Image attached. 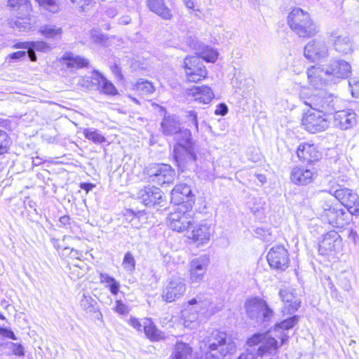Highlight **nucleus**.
I'll return each instance as SVG.
<instances>
[{
    "label": "nucleus",
    "mask_w": 359,
    "mask_h": 359,
    "mask_svg": "<svg viewBox=\"0 0 359 359\" xmlns=\"http://www.w3.org/2000/svg\"><path fill=\"white\" fill-rule=\"evenodd\" d=\"M129 324L137 331H142V328L143 327V325H142L136 318H130Z\"/></svg>",
    "instance_id": "e2e57ef3"
},
{
    "label": "nucleus",
    "mask_w": 359,
    "mask_h": 359,
    "mask_svg": "<svg viewBox=\"0 0 359 359\" xmlns=\"http://www.w3.org/2000/svg\"><path fill=\"white\" fill-rule=\"evenodd\" d=\"M290 29L299 37L311 38L319 32V28L313 22L309 13L299 8H294L287 16Z\"/></svg>",
    "instance_id": "39448f33"
},
{
    "label": "nucleus",
    "mask_w": 359,
    "mask_h": 359,
    "mask_svg": "<svg viewBox=\"0 0 359 359\" xmlns=\"http://www.w3.org/2000/svg\"><path fill=\"white\" fill-rule=\"evenodd\" d=\"M90 39L95 43L101 45H104L108 40L106 34H104L96 29L91 30Z\"/></svg>",
    "instance_id": "49530a36"
},
{
    "label": "nucleus",
    "mask_w": 359,
    "mask_h": 359,
    "mask_svg": "<svg viewBox=\"0 0 359 359\" xmlns=\"http://www.w3.org/2000/svg\"><path fill=\"white\" fill-rule=\"evenodd\" d=\"M187 94L191 95L195 101L202 104H208L214 97L212 89L207 86H193L188 89Z\"/></svg>",
    "instance_id": "393cba45"
},
{
    "label": "nucleus",
    "mask_w": 359,
    "mask_h": 359,
    "mask_svg": "<svg viewBox=\"0 0 359 359\" xmlns=\"http://www.w3.org/2000/svg\"><path fill=\"white\" fill-rule=\"evenodd\" d=\"M323 191L334 196L352 215H359V197L351 189L341 188L339 184L333 182L328 189H325Z\"/></svg>",
    "instance_id": "423d86ee"
},
{
    "label": "nucleus",
    "mask_w": 359,
    "mask_h": 359,
    "mask_svg": "<svg viewBox=\"0 0 359 359\" xmlns=\"http://www.w3.org/2000/svg\"><path fill=\"white\" fill-rule=\"evenodd\" d=\"M185 118L188 126L191 127L193 126L195 130L198 132V122L197 113L194 110L187 111H186Z\"/></svg>",
    "instance_id": "c03bdc74"
},
{
    "label": "nucleus",
    "mask_w": 359,
    "mask_h": 359,
    "mask_svg": "<svg viewBox=\"0 0 359 359\" xmlns=\"http://www.w3.org/2000/svg\"><path fill=\"white\" fill-rule=\"evenodd\" d=\"M39 4L43 7L46 10L55 13L59 8V6L56 0H36Z\"/></svg>",
    "instance_id": "a18cd8bd"
},
{
    "label": "nucleus",
    "mask_w": 359,
    "mask_h": 359,
    "mask_svg": "<svg viewBox=\"0 0 359 359\" xmlns=\"http://www.w3.org/2000/svg\"><path fill=\"white\" fill-rule=\"evenodd\" d=\"M263 301L259 298H253L246 302L245 310L250 318L259 321Z\"/></svg>",
    "instance_id": "c85d7f7f"
},
{
    "label": "nucleus",
    "mask_w": 359,
    "mask_h": 359,
    "mask_svg": "<svg viewBox=\"0 0 359 359\" xmlns=\"http://www.w3.org/2000/svg\"><path fill=\"white\" fill-rule=\"evenodd\" d=\"M302 125L310 133H317L328 128L330 122L320 111H308L302 118Z\"/></svg>",
    "instance_id": "9b49d317"
},
{
    "label": "nucleus",
    "mask_w": 359,
    "mask_h": 359,
    "mask_svg": "<svg viewBox=\"0 0 359 359\" xmlns=\"http://www.w3.org/2000/svg\"><path fill=\"white\" fill-rule=\"evenodd\" d=\"M137 198L147 207H154L163 201L162 191L151 185L144 186L137 193Z\"/></svg>",
    "instance_id": "2eb2a0df"
},
{
    "label": "nucleus",
    "mask_w": 359,
    "mask_h": 359,
    "mask_svg": "<svg viewBox=\"0 0 359 359\" xmlns=\"http://www.w3.org/2000/svg\"><path fill=\"white\" fill-rule=\"evenodd\" d=\"M247 344L250 346L261 344L257 349V353L261 356L267 353L273 355L279 347L278 341L274 337H272L269 332L253 334L248 339Z\"/></svg>",
    "instance_id": "9d476101"
},
{
    "label": "nucleus",
    "mask_w": 359,
    "mask_h": 359,
    "mask_svg": "<svg viewBox=\"0 0 359 359\" xmlns=\"http://www.w3.org/2000/svg\"><path fill=\"white\" fill-rule=\"evenodd\" d=\"M27 52L25 50H18L9 55V58L13 60H20L25 57Z\"/></svg>",
    "instance_id": "680f3d73"
},
{
    "label": "nucleus",
    "mask_w": 359,
    "mask_h": 359,
    "mask_svg": "<svg viewBox=\"0 0 359 359\" xmlns=\"http://www.w3.org/2000/svg\"><path fill=\"white\" fill-rule=\"evenodd\" d=\"M299 316L294 315L292 317H289L287 319L282 320L280 323H277L274 325L273 330L276 332H279L281 331L284 332L285 330H290L292 327H294V325L299 323Z\"/></svg>",
    "instance_id": "f704fd0d"
},
{
    "label": "nucleus",
    "mask_w": 359,
    "mask_h": 359,
    "mask_svg": "<svg viewBox=\"0 0 359 359\" xmlns=\"http://www.w3.org/2000/svg\"><path fill=\"white\" fill-rule=\"evenodd\" d=\"M8 6L15 10H21L25 13L31 11L29 0H8Z\"/></svg>",
    "instance_id": "e433bc0d"
},
{
    "label": "nucleus",
    "mask_w": 359,
    "mask_h": 359,
    "mask_svg": "<svg viewBox=\"0 0 359 359\" xmlns=\"http://www.w3.org/2000/svg\"><path fill=\"white\" fill-rule=\"evenodd\" d=\"M13 48L30 50V41L17 42L13 45Z\"/></svg>",
    "instance_id": "0e129e2a"
},
{
    "label": "nucleus",
    "mask_w": 359,
    "mask_h": 359,
    "mask_svg": "<svg viewBox=\"0 0 359 359\" xmlns=\"http://www.w3.org/2000/svg\"><path fill=\"white\" fill-rule=\"evenodd\" d=\"M144 172L150 182L159 186L172 183L175 177V170L165 163L150 164L145 168Z\"/></svg>",
    "instance_id": "6e6552de"
},
{
    "label": "nucleus",
    "mask_w": 359,
    "mask_h": 359,
    "mask_svg": "<svg viewBox=\"0 0 359 359\" xmlns=\"http://www.w3.org/2000/svg\"><path fill=\"white\" fill-rule=\"evenodd\" d=\"M209 264L210 257L208 255H201L191 262L189 271L190 280L192 284H198L203 280Z\"/></svg>",
    "instance_id": "f3484780"
},
{
    "label": "nucleus",
    "mask_w": 359,
    "mask_h": 359,
    "mask_svg": "<svg viewBox=\"0 0 359 359\" xmlns=\"http://www.w3.org/2000/svg\"><path fill=\"white\" fill-rule=\"evenodd\" d=\"M122 265L127 271L133 272L135 270V260L131 252H127L125 254Z\"/></svg>",
    "instance_id": "37998d69"
},
{
    "label": "nucleus",
    "mask_w": 359,
    "mask_h": 359,
    "mask_svg": "<svg viewBox=\"0 0 359 359\" xmlns=\"http://www.w3.org/2000/svg\"><path fill=\"white\" fill-rule=\"evenodd\" d=\"M109 290L111 293L114 295H116L119 291L120 284L114 278L113 281L108 285Z\"/></svg>",
    "instance_id": "bf43d9fd"
},
{
    "label": "nucleus",
    "mask_w": 359,
    "mask_h": 359,
    "mask_svg": "<svg viewBox=\"0 0 359 359\" xmlns=\"http://www.w3.org/2000/svg\"><path fill=\"white\" fill-rule=\"evenodd\" d=\"M114 311L120 315H126L129 313L128 306L122 302L121 300H116Z\"/></svg>",
    "instance_id": "864d4df0"
},
{
    "label": "nucleus",
    "mask_w": 359,
    "mask_h": 359,
    "mask_svg": "<svg viewBox=\"0 0 359 359\" xmlns=\"http://www.w3.org/2000/svg\"><path fill=\"white\" fill-rule=\"evenodd\" d=\"M337 102V97H334L332 94L323 90L311 95L304 101L305 104L309 106L316 111H320L325 114H332L336 111Z\"/></svg>",
    "instance_id": "0eeeda50"
},
{
    "label": "nucleus",
    "mask_w": 359,
    "mask_h": 359,
    "mask_svg": "<svg viewBox=\"0 0 359 359\" xmlns=\"http://www.w3.org/2000/svg\"><path fill=\"white\" fill-rule=\"evenodd\" d=\"M228 113V107L224 103H220L217 105L215 110V114L217 116H224Z\"/></svg>",
    "instance_id": "13d9d810"
},
{
    "label": "nucleus",
    "mask_w": 359,
    "mask_h": 359,
    "mask_svg": "<svg viewBox=\"0 0 359 359\" xmlns=\"http://www.w3.org/2000/svg\"><path fill=\"white\" fill-rule=\"evenodd\" d=\"M267 261L271 268L285 271L290 263L288 252L283 245L274 246L267 254Z\"/></svg>",
    "instance_id": "4468645a"
},
{
    "label": "nucleus",
    "mask_w": 359,
    "mask_h": 359,
    "mask_svg": "<svg viewBox=\"0 0 359 359\" xmlns=\"http://www.w3.org/2000/svg\"><path fill=\"white\" fill-rule=\"evenodd\" d=\"M49 49L48 44L42 41H30V50L31 51H42L46 52Z\"/></svg>",
    "instance_id": "09e8293b"
},
{
    "label": "nucleus",
    "mask_w": 359,
    "mask_h": 359,
    "mask_svg": "<svg viewBox=\"0 0 359 359\" xmlns=\"http://www.w3.org/2000/svg\"><path fill=\"white\" fill-rule=\"evenodd\" d=\"M330 41L334 49L343 55H346L353 52V43L348 36L340 35L337 31L330 32Z\"/></svg>",
    "instance_id": "b1692460"
},
{
    "label": "nucleus",
    "mask_w": 359,
    "mask_h": 359,
    "mask_svg": "<svg viewBox=\"0 0 359 359\" xmlns=\"http://www.w3.org/2000/svg\"><path fill=\"white\" fill-rule=\"evenodd\" d=\"M183 67L186 77L190 82H198L206 77V68L201 58L196 55L187 56L184 59Z\"/></svg>",
    "instance_id": "1a4fd4ad"
},
{
    "label": "nucleus",
    "mask_w": 359,
    "mask_h": 359,
    "mask_svg": "<svg viewBox=\"0 0 359 359\" xmlns=\"http://www.w3.org/2000/svg\"><path fill=\"white\" fill-rule=\"evenodd\" d=\"M70 250L69 256L72 258L74 259H80V257L82 256V252L74 249V248H70L69 247H64L63 251Z\"/></svg>",
    "instance_id": "052dcab7"
},
{
    "label": "nucleus",
    "mask_w": 359,
    "mask_h": 359,
    "mask_svg": "<svg viewBox=\"0 0 359 359\" xmlns=\"http://www.w3.org/2000/svg\"><path fill=\"white\" fill-rule=\"evenodd\" d=\"M150 11L164 20H170L172 17L171 10L166 6L164 0H147Z\"/></svg>",
    "instance_id": "bb28decb"
},
{
    "label": "nucleus",
    "mask_w": 359,
    "mask_h": 359,
    "mask_svg": "<svg viewBox=\"0 0 359 359\" xmlns=\"http://www.w3.org/2000/svg\"><path fill=\"white\" fill-rule=\"evenodd\" d=\"M80 306L86 313L94 315L97 320L102 319V314L99 310L97 302L88 293H83L80 299Z\"/></svg>",
    "instance_id": "a878e982"
},
{
    "label": "nucleus",
    "mask_w": 359,
    "mask_h": 359,
    "mask_svg": "<svg viewBox=\"0 0 359 359\" xmlns=\"http://www.w3.org/2000/svg\"><path fill=\"white\" fill-rule=\"evenodd\" d=\"M136 89L142 95H149L154 91L153 84L144 80H140L136 84Z\"/></svg>",
    "instance_id": "a19ab883"
},
{
    "label": "nucleus",
    "mask_w": 359,
    "mask_h": 359,
    "mask_svg": "<svg viewBox=\"0 0 359 359\" xmlns=\"http://www.w3.org/2000/svg\"><path fill=\"white\" fill-rule=\"evenodd\" d=\"M191 184V180L189 179L186 183L177 184L171 191V201L175 204L193 201L194 195L192 192Z\"/></svg>",
    "instance_id": "6ab92c4d"
},
{
    "label": "nucleus",
    "mask_w": 359,
    "mask_h": 359,
    "mask_svg": "<svg viewBox=\"0 0 359 359\" xmlns=\"http://www.w3.org/2000/svg\"><path fill=\"white\" fill-rule=\"evenodd\" d=\"M0 335L13 340L18 339L14 332L11 330L6 327H0Z\"/></svg>",
    "instance_id": "4d7b16f0"
},
{
    "label": "nucleus",
    "mask_w": 359,
    "mask_h": 359,
    "mask_svg": "<svg viewBox=\"0 0 359 359\" xmlns=\"http://www.w3.org/2000/svg\"><path fill=\"white\" fill-rule=\"evenodd\" d=\"M356 123V114L352 109L338 110L334 114V124L341 130L350 129Z\"/></svg>",
    "instance_id": "4be33fe9"
},
{
    "label": "nucleus",
    "mask_w": 359,
    "mask_h": 359,
    "mask_svg": "<svg viewBox=\"0 0 359 359\" xmlns=\"http://www.w3.org/2000/svg\"><path fill=\"white\" fill-rule=\"evenodd\" d=\"M100 279L101 283H106L109 285L111 281H113V280H114V278L110 276L107 273H101L100 275Z\"/></svg>",
    "instance_id": "69168bd1"
},
{
    "label": "nucleus",
    "mask_w": 359,
    "mask_h": 359,
    "mask_svg": "<svg viewBox=\"0 0 359 359\" xmlns=\"http://www.w3.org/2000/svg\"><path fill=\"white\" fill-rule=\"evenodd\" d=\"M317 173L314 168L310 169L304 166H295L290 173L291 181L297 185H307L316 177Z\"/></svg>",
    "instance_id": "aec40b11"
},
{
    "label": "nucleus",
    "mask_w": 359,
    "mask_h": 359,
    "mask_svg": "<svg viewBox=\"0 0 359 359\" xmlns=\"http://www.w3.org/2000/svg\"><path fill=\"white\" fill-rule=\"evenodd\" d=\"M12 351L17 356H23L25 355L24 348L20 344L11 342Z\"/></svg>",
    "instance_id": "6e6d98bb"
},
{
    "label": "nucleus",
    "mask_w": 359,
    "mask_h": 359,
    "mask_svg": "<svg viewBox=\"0 0 359 359\" xmlns=\"http://www.w3.org/2000/svg\"><path fill=\"white\" fill-rule=\"evenodd\" d=\"M193 219L184 211H175L170 213L168 224L170 228L177 232H182L192 226Z\"/></svg>",
    "instance_id": "a211bd4d"
},
{
    "label": "nucleus",
    "mask_w": 359,
    "mask_h": 359,
    "mask_svg": "<svg viewBox=\"0 0 359 359\" xmlns=\"http://www.w3.org/2000/svg\"><path fill=\"white\" fill-rule=\"evenodd\" d=\"M297 155L298 158L308 163L318 161L322 158V152L314 144L307 142L301 143L297 149Z\"/></svg>",
    "instance_id": "5701e85b"
},
{
    "label": "nucleus",
    "mask_w": 359,
    "mask_h": 359,
    "mask_svg": "<svg viewBox=\"0 0 359 359\" xmlns=\"http://www.w3.org/2000/svg\"><path fill=\"white\" fill-rule=\"evenodd\" d=\"M348 86L350 90L353 97L359 96V79L356 78H351L348 80Z\"/></svg>",
    "instance_id": "603ef678"
},
{
    "label": "nucleus",
    "mask_w": 359,
    "mask_h": 359,
    "mask_svg": "<svg viewBox=\"0 0 359 359\" xmlns=\"http://www.w3.org/2000/svg\"><path fill=\"white\" fill-rule=\"evenodd\" d=\"M9 24L12 28L19 32H26L31 28V24L25 18L12 19Z\"/></svg>",
    "instance_id": "4c0bfd02"
},
{
    "label": "nucleus",
    "mask_w": 359,
    "mask_h": 359,
    "mask_svg": "<svg viewBox=\"0 0 359 359\" xmlns=\"http://www.w3.org/2000/svg\"><path fill=\"white\" fill-rule=\"evenodd\" d=\"M191 238L201 244L207 243L210 240V226L203 222L194 226L191 232Z\"/></svg>",
    "instance_id": "cd10ccee"
},
{
    "label": "nucleus",
    "mask_w": 359,
    "mask_h": 359,
    "mask_svg": "<svg viewBox=\"0 0 359 359\" xmlns=\"http://www.w3.org/2000/svg\"><path fill=\"white\" fill-rule=\"evenodd\" d=\"M112 72L115 74V76L118 78L121 79L122 74H121V68L118 67L117 64H114L111 67Z\"/></svg>",
    "instance_id": "338daca9"
},
{
    "label": "nucleus",
    "mask_w": 359,
    "mask_h": 359,
    "mask_svg": "<svg viewBox=\"0 0 359 359\" xmlns=\"http://www.w3.org/2000/svg\"><path fill=\"white\" fill-rule=\"evenodd\" d=\"M294 289L291 287L280 288L278 292L279 297L282 302L285 303L283 307V313L291 315L299 309L301 306V302L295 298L294 295Z\"/></svg>",
    "instance_id": "412c9836"
},
{
    "label": "nucleus",
    "mask_w": 359,
    "mask_h": 359,
    "mask_svg": "<svg viewBox=\"0 0 359 359\" xmlns=\"http://www.w3.org/2000/svg\"><path fill=\"white\" fill-rule=\"evenodd\" d=\"M205 345L208 349L204 354V359H223L227 355H232L236 351L235 342L227 337L226 332L217 330L210 333Z\"/></svg>",
    "instance_id": "7ed1b4c3"
},
{
    "label": "nucleus",
    "mask_w": 359,
    "mask_h": 359,
    "mask_svg": "<svg viewBox=\"0 0 359 359\" xmlns=\"http://www.w3.org/2000/svg\"><path fill=\"white\" fill-rule=\"evenodd\" d=\"M39 32L46 38L56 39L61 36L62 30L55 25H46L41 27Z\"/></svg>",
    "instance_id": "c9c22d12"
},
{
    "label": "nucleus",
    "mask_w": 359,
    "mask_h": 359,
    "mask_svg": "<svg viewBox=\"0 0 359 359\" xmlns=\"http://www.w3.org/2000/svg\"><path fill=\"white\" fill-rule=\"evenodd\" d=\"M316 214L322 222L334 228H343L348 224L353 215L347 210L334 205L326 201L319 202L318 207L316 208Z\"/></svg>",
    "instance_id": "20e7f679"
},
{
    "label": "nucleus",
    "mask_w": 359,
    "mask_h": 359,
    "mask_svg": "<svg viewBox=\"0 0 359 359\" xmlns=\"http://www.w3.org/2000/svg\"><path fill=\"white\" fill-rule=\"evenodd\" d=\"M165 135L174 136L173 157L179 169L196 171L198 167V146L192 138L189 129L182 128L175 115L165 116L161 123Z\"/></svg>",
    "instance_id": "f257e3e1"
},
{
    "label": "nucleus",
    "mask_w": 359,
    "mask_h": 359,
    "mask_svg": "<svg viewBox=\"0 0 359 359\" xmlns=\"http://www.w3.org/2000/svg\"><path fill=\"white\" fill-rule=\"evenodd\" d=\"M255 355L252 353L245 352L240 355L238 359H255Z\"/></svg>",
    "instance_id": "774afa93"
},
{
    "label": "nucleus",
    "mask_w": 359,
    "mask_h": 359,
    "mask_svg": "<svg viewBox=\"0 0 359 359\" xmlns=\"http://www.w3.org/2000/svg\"><path fill=\"white\" fill-rule=\"evenodd\" d=\"M351 72L350 64L342 59H332L326 67L321 65L311 67L307 70L309 83L316 89L336 83L339 79L348 77Z\"/></svg>",
    "instance_id": "f03ea898"
},
{
    "label": "nucleus",
    "mask_w": 359,
    "mask_h": 359,
    "mask_svg": "<svg viewBox=\"0 0 359 359\" xmlns=\"http://www.w3.org/2000/svg\"><path fill=\"white\" fill-rule=\"evenodd\" d=\"M144 215V214L143 212L139 211L137 212H135L132 210H127L125 214L126 219L131 224V225L135 228H139L140 219L141 217Z\"/></svg>",
    "instance_id": "58836bf2"
},
{
    "label": "nucleus",
    "mask_w": 359,
    "mask_h": 359,
    "mask_svg": "<svg viewBox=\"0 0 359 359\" xmlns=\"http://www.w3.org/2000/svg\"><path fill=\"white\" fill-rule=\"evenodd\" d=\"M192 348L187 343L177 342L172 351V359H189L191 357Z\"/></svg>",
    "instance_id": "2f4dec72"
},
{
    "label": "nucleus",
    "mask_w": 359,
    "mask_h": 359,
    "mask_svg": "<svg viewBox=\"0 0 359 359\" xmlns=\"http://www.w3.org/2000/svg\"><path fill=\"white\" fill-rule=\"evenodd\" d=\"M304 55L311 62H316L329 56V47L324 40L314 39L305 45Z\"/></svg>",
    "instance_id": "ddd939ff"
},
{
    "label": "nucleus",
    "mask_w": 359,
    "mask_h": 359,
    "mask_svg": "<svg viewBox=\"0 0 359 359\" xmlns=\"http://www.w3.org/2000/svg\"><path fill=\"white\" fill-rule=\"evenodd\" d=\"M81 11L86 12L94 3V0H71Z\"/></svg>",
    "instance_id": "3c124183"
},
{
    "label": "nucleus",
    "mask_w": 359,
    "mask_h": 359,
    "mask_svg": "<svg viewBox=\"0 0 359 359\" xmlns=\"http://www.w3.org/2000/svg\"><path fill=\"white\" fill-rule=\"evenodd\" d=\"M262 305V306L260 311L259 321L263 323L268 322L273 316V311L264 300Z\"/></svg>",
    "instance_id": "79ce46f5"
},
{
    "label": "nucleus",
    "mask_w": 359,
    "mask_h": 359,
    "mask_svg": "<svg viewBox=\"0 0 359 359\" xmlns=\"http://www.w3.org/2000/svg\"><path fill=\"white\" fill-rule=\"evenodd\" d=\"M83 133L87 140L93 142L94 144H100L107 141L104 135L94 128H85Z\"/></svg>",
    "instance_id": "72a5a7b5"
},
{
    "label": "nucleus",
    "mask_w": 359,
    "mask_h": 359,
    "mask_svg": "<svg viewBox=\"0 0 359 359\" xmlns=\"http://www.w3.org/2000/svg\"><path fill=\"white\" fill-rule=\"evenodd\" d=\"M64 60L69 67L82 68L87 67L89 62L87 59L79 55H75L72 53H66L63 56Z\"/></svg>",
    "instance_id": "473e14b6"
},
{
    "label": "nucleus",
    "mask_w": 359,
    "mask_h": 359,
    "mask_svg": "<svg viewBox=\"0 0 359 359\" xmlns=\"http://www.w3.org/2000/svg\"><path fill=\"white\" fill-rule=\"evenodd\" d=\"M11 144V140L8 133L3 130H0V155L8 151Z\"/></svg>",
    "instance_id": "ea45409f"
},
{
    "label": "nucleus",
    "mask_w": 359,
    "mask_h": 359,
    "mask_svg": "<svg viewBox=\"0 0 359 359\" xmlns=\"http://www.w3.org/2000/svg\"><path fill=\"white\" fill-rule=\"evenodd\" d=\"M145 335L152 341L164 339V333L160 331L150 319H145L143 323Z\"/></svg>",
    "instance_id": "c756f323"
},
{
    "label": "nucleus",
    "mask_w": 359,
    "mask_h": 359,
    "mask_svg": "<svg viewBox=\"0 0 359 359\" xmlns=\"http://www.w3.org/2000/svg\"><path fill=\"white\" fill-rule=\"evenodd\" d=\"M342 240L336 231H330L323 235L319 243L318 251L322 255H327L332 252L339 251Z\"/></svg>",
    "instance_id": "dca6fc26"
},
{
    "label": "nucleus",
    "mask_w": 359,
    "mask_h": 359,
    "mask_svg": "<svg viewBox=\"0 0 359 359\" xmlns=\"http://www.w3.org/2000/svg\"><path fill=\"white\" fill-rule=\"evenodd\" d=\"M209 301L207 300H202V297L201 295H197L196 297L191 299L190 301H189V305H195V304H199L200 308L202 309H208V305H209Z\"/></svg>",
    "instance_id": "5fc2aeb1"
},
{
    "label": "nucleus",
    "mask_w": 359,
    "mask_h": 359,
    "mask_svg": "<svg viewBox=\"0 0 359 359\" xmlns=\"http://www.w3.org/2000/svg\"><path fill=\"white\" fill-rule=\"evenodd\" d=\"M202 59L209 62H214L218 57V53L216 50L213 48H206V50L202 53Z\"/></svg>",
    "instance_id": "de8ad7c7"
},
{
    "label": "nucleus",
    "mask_w": 359,
    "mask_h": 359,
    "mask_svg": "<svg viewBox=\"0 0 359 359\" xmlns=\"http://www.w3.org/2000/svg\"><path fill=\"white\" fill-rule=\"evenodd\" d=\"M187 290L185 279L180 276H173L168 282L163 290L162 299L166 302H172L182 297Z\"/></svg>",
    "instance_id": "f8f14e48"
},
{
    "label": "nucleus",
    "mask_w": 359,
    "mask_h": 359,
    "mask_svg": "<svg viewBox=\"0 0 359 359\" xmlns=\"http://www.w3.org/2000/svg\"><path fill=\"white\" fill-rule=\"evenodd\" d=\"M95 75L96 78H95V80L97 81V88L101 93L109 95L118 94L117 89L111 81L99 72H95Z\"/></svg>",
    "instance_id": "7c9ffc66"
},
{
    "label": "nucleus",
    "mask_w": 359,
    "mask_h": 359,
    "mask_svg": "<svg viewBox=\"0 0 359 359\" xmlns=\"http://www.w3.org/2000/svg\"><path fill=\"white\" fill-rule=\"evenodd\" d=\"M184 42L186 45L192 50H198L200 48V44L196 37L192 35H187L184 38Z\"/></svg>",
    "instance_id": "8fccbe9b"
}]
</instances>
